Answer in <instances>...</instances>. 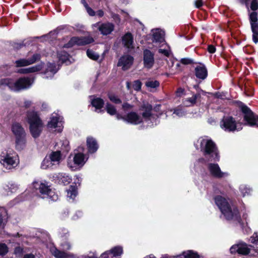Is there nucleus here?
<instances>
[{"label": "nucleus", "instance_id": "f257e3e1", "mask_svg": "<svg viewBox=\"0 0 258 258\" xmlns=\"http://www.w3.org/2000/svg\"><path fill=\"white\" fill-rule=\"evenodd\" d=\"M153 107L151 104L146 101H143L140 106L139 110L142 111L141 116L137 112L131 111L125 115L122 116L117 114L116 117L118 119H122L128 123L133 124H138L146 121L150 126L156 125L159 123L158 116L152 113Z\"/></svg>", "mask_w": 258, "mask_h": 258}, {"label": "nucleus", "instance_id": "f03ea898", "mask_svg": "<svg viewBox=\"0 0 258 258\" xmlns=\"http://www.w3.org/2000/svg\"><path fill=\"white\" fill-rule=\"evenodd\" d=\"M229 200L221 196H217L215 198V204L226 219L232 221L243 226L244 223L241 222L237 208L233 204L229 203Z\"/></svg>", "mask_w": 258, "mask_h": 258}, {"label": "nucleus", "instance_id": "7ed1b4c3", "mask_svg": "<svg viewBox=\"0 0 258 258\" xmlns=\"http://www.w3.org/2000/svg\"><path fill=\"white\" fill-rule=\"evenodd\" d=\"M198 144L204 156L209 158V160L219 161V155L216 145L208 137L200 138L196 144L197 148Z\"/></svg>", "mask_w": 258, "mask_h": 258}, {"label": "nucleus", "instance_id": "20e7f679", "mask_svg": "<svg viewBox=\"0 0 258 258\" xmlns=\"http://www.w3.org/2000/svg\"><path fill=\"white\" fill-rule=\"evenodd\" d=\"M27 121L30 132L34 138L39 137L42 131L43 123L37 112L32 111L27 113Z\"/></svg>", "mask_w": 258, "mask_h": 258}, {"label": "nucleus", "instance_id": "39448f33", "mask_svg": "<svg viewBox=\"0 0 258 258\" xmlns=\"http://www.w3.org/2000/svg\"><path fill=\"white\" fill-rule=\"evenodd\" d=\"M33 83V79L29 77H24L14 81L11 79H5L2 80V84L8 86L11 90L15 91H20L29 88Z\"/></svg>", "mask_w": 258, "mask_h": 258}, {"label": "nucleus", "instance_id": "423d86ee", "mask_svg": "<svg viewBox=\"0 0 258 258\" xmlns=\"http://www.w3.org/2000/svg\"><path fill=\"white\" fill-rule=\"evenodd\" d=\"M0 163L5 168L10 170L17 166L19 160L14 151L5 150L0 154Z\"/></svg>", "mask_w": 258, "mask_h": 258}, {"label": "nucleus", "instance_id": "0eeeda50", "mask_svg": "<svg viewBox=\"0 0 258 258\" xmlns=\"http://www.w3.org/2000/svg\"><path fill=\"white\" fill-rule=\"evenodd\" d=\"M33 187L38 191L42 196L43 198H48L51 201H56L58 200V196L52 190L46 181H34L32 183Z\"/></svg>", "mask_w": 258, "mask_h": 258}, {"label": "nucleus", "instance_id": "6e6552de", "mask_svg": "<svg viewBox=\"0 0 258 258\" xmlns=\"http://www.w3.org/2000/svg\"><path fill=\"white\" fill-rule=\"evenodd\" d=\"M220 127L225 132H234L242 128V124L237 122L232 116H224L220 122Z\"/></svg>", "mask_w": 258, "mask_h": 258}, {"label": "nucleus", "instance_id": "1a4fd4ad", "mask_svg": "<svg viewBox=\"0 0 258 258\" xmlns=\"http://www.w3.org/2000/svg\"><path fill=\"white\" fill-rule=\"evenodd\" d=\"M88 158H86L83 153H75L73 159L70 156L68 162V166L73 170L81 168L85 163Z\"/></svg>", "mask_w": 258, "mask_h": 258}, {"label": "nucleus", "instance_id": "9d476101", "mask_svg": "<svg viewBox=\"0 0 258 258\" xmlns=\"http://www.w3.org/2000/svg\"><path fill=\"white\" fill-rule=\"evenodd\" d=\"M241 108L244 114L245 124L250 126L256 125L258 127V116L255 115L246 106L242 105Z\"/></svg>", "mask_w": 258, "mask_h": 258}, {"label": "nucleus", "instance_id": "9b49d317", "mask_svg": "<svg viewBox=\"0 0 258 258\" xmlns=\"http://www.w3.org/2000/svg\"><path fill=\"white\" fill-rule=\"evenodd\" d=\"M93 38L90 36L81 37H74L72 38L69 42L66 44L63 47L65 48H70L75 45H85L93 42Z\"/></svg>", "mask_w": 258, "mask_h": 258}, {"label": "nucleus", "instance_id": "f8f14e48", "mask_svg": "<svg viewBox=\"0 0 258 258\" xmlns=\"http://www.w3.org/2000/svg\"><path fill=\"white\" fill-rule=\"evenodd\" d=\"M62 124V118L57 114H52L47 126L50 128H56V131L60 132L63 128Z\"/></svg>", "mask_w": 258, "mask_h": 258}, {"label": "nucleus", "instance_id": "ddd939ff", "mask_svg": "<svg viewBox=\"0 0 258 258\" xmlns=\"http://www.w3.org/2000/svg\"><path fill=\"white\" fill-rule=\"evenodd\" d=\"M39 53H34L31 58H21L15 61L16 67H23L32 64L40 59Z\"/></svg>", "mask_w": 258, "mask_h": 258}, {"label": "nucleus", "instance_id": "4468645a", "mask_svg": "<svg viewBox=\"0 0 258 258\" xmlns=\"http://www.w3.org/2000/svg\"><path fill=\"white\" fill-rule=\"evenodd\" d=\"M231 253L237 252L239 254L246 255L249 253L250 248L247 244L243 242H239L237 244L232 245L230 249Z\"/></svg>", "mask_w": 258, "mask_h": 258}, {"label": "nucleus", "instance_id": "2eb2a0df", "mask_svg": "<svg viewBox=\"0 0 258 258\" xmlns=\"http://www.w3.org/2000/svg\"><path fill=\"white\" fill-rule=\"evenodd\" d=\"M154 62V54L149 49H145L143 51V63L144 67L150 69L153 67Z\"/></svg>", "mask_w": 258, "mask_h": 258}, {"label": "nucleus", "instance_id": "dca6fc26", "mask_svg": "<svg viewBox=\"0 0 258 258\" xmlns=\"http://www.w3.org/2000/svg\"><path fill=\"white\" fill-rule=\"evenodd\" d=\"M93 26L97 28L101 34L104 35L110 34L114 30V25L110 23L102 24L97 23L93 24Z\"/></svg>", "mask_w": 258, "mask_h": 258}, {"label": "nucleus", "instance_id": "f3484780", "mask_svg": "<svg viewBox=\"0 0 258 258\" xmlns=\"http://www.w3.org/2000/svg\"><path fill=\"white\" fill-rule=\"evenodd\" d=\"M133 57L129 55H125L120 58L117 66L121 67L122 69L125 71L130 68L133 64Z\"/></svg>", "mask_w": 258, "mask_h": 258}, {"label": "nucleus", "instance_id": "a211bd4d", "mask_svg": "<svg viewBox=\"0 0 258 258\" xmlns=\"http://www.w3.org/2000/svg\"><path fill=\"white\" fill-rule=\"evenodd\" d=\"M208 169L211 174L217 178H221L228 175L226 172H223L218 164L210 163L208 165Z\"/></svg>", "mask_w": 258, "mask_h": 258}, {"label": "nucleus", "instance_id": "6ab92c4d", "mask_svg": "<svg viewBox=\"0 0 258 258\" xmlns=\"http://www.w3.org/2000/svg\"><path fill=\"white\" fill-rule=\"evenodd\" d=\"M122 253V248L120 246H116L109 251L104 252L101 258H115L120 255Z\"/></svg>", "mask_w": 258, "mask_h": 258}, {"label": "nucleus", "instance_id": "aec40b11", "mask_svg": "<svg viewBox=\"0 0 258 258\" xmlns=\"http://www.w3.org/2000/svg\"><path fill=\"white\" fill-rule=\"evenodd\" d=\"M195 75L197 78L201 80L205 79L208 75V71L206 66L200 63L195 69Z\"/></svg>", "mask_w": 258, "mask_h": 258}, {"label": "nucleus", "instance_id": "412c9836", "mask_svg": "<svg viewBox=\"0 0 258 258\" xmlns=\"http://www.w3.org/2000/svg\"><path fill=\"white\" fill-rule=\"evenodd\" d=\"M11 130L15 138L26 135L24 128L18 122H14L12 124Z\"/></svg>", "mask_w": 258, "mask_h": 258}, {"label": "nucleus", "instance_id": "4be33fe9", "mask_svg": "<svg viewBox=\"0 0 258 258\" xmlns=\"http://www.w3.org/2000/svg\"><path fill=\"white\" fill-rule=\"evenodd\" d=\"M122 44L124 46L129 50L134 48L133 45V37L131 33H126L122 38Z\"/></svg>", "mask_w": 258, "mask_h": 258}, {"label": "nucleus", "instance_id": "5701e85b", "mask_svg": "<svg viewBox=\"0 0 258 258\" xmlns=\"http://www.w3.org/2000/svg\"><path fill=\"white\" fill-rule=\"evenodd\" d=\"M153 42L164 43V31L157 29L152 30Z\"/></svg>", "mask_w": 258, "mask_h": 258}, {"label": "nucleus", "instance_id": "b1692460", "mask_svg": "<svg viewBox=\"0 0 258 258\" xmlns=\"http://www.w3.org/2000/svg\"><path fill=\"white\" fill-rule=\"evenodd\" d=\"M43 63H41L34 66L26 69H21L18 70V72L20 74H26L38 72L42 69Z\"/></svg>", "mask_w": 258, "mask_h": 258}, {"label": "nucleus", "instance_id": "393cba45", "mask_svg": "<svg viewBox=\"0 0 258 258\" xmlns=\"http://www.w3.org/2000/svg\"><path fill=\"white\" fill-rule=\"evenodd\" d=\"M55 178L58 183L64 185L69 184L72 180L70 176L64 173H58L56 175Z\"/></svg>", "mask_w": 258, "mask_h": 258}, {"label": "nucleus", "instance_id": "a878e982", "mask_svg": "<svg viewBox=\"0 0 258 258\" xmlns=\"http://www.w3.org/2000/svg\"><path fill=\"white\" fill-rule=\"evenodd\" d=\"M9 216L7 210L4 207H0V228H4L7 224Z\"/></svg>", "mask_w": 258, "mask_h": 258}, {"label": "nucleus", "instance_id": "bb28decb", "mask_svg": "<svg viewBox=\"0 0 258 258\" xmlns=\"http://www.w3.org/2000/svg\"><path fill=\"white\" fill-rule=\"evenodd\" d=\"M88 151L90 153H95L98 148L96 140L92 138H88L87 140Z\"/></svg>", "mask_w": 258, "mask_h": 258}, {"label": "nucleus", "instance_id": "cd10ccee", "mask_svg": "<svg viewBox=\"0 0 258 258\" xmlns=\"http://www.w3.org/2000/svg\"><path fill=\"white\" fill-rule=\"evenodd\" d=\"M52 254L56 258H70L71 254L57 249L55 247L50 248Z\"/></svg>", "mask_w": 258, "mask_h": 258}, {"label": "nucleus", "instance_id": "c85d7f7f", "mask_svg": "<svg viewBox=\"0 0 258 258\" xmlns=\"http://www.w3.org/2000/svg\"><path fill=\"white\" fill-rule=\"evenodd\" d=\"M26 136L16 138V148L17 150H21L25 147L26 144Z\"/></svg>", "mask_w": 258, "mask_h": 258}, {"label": "nucleus", "instance_id": "c756f323", "mask_svg": "<svg viewBox=\"0 0 258 258\" xmlns=\"http://www.w3.org/2000/svg\"><path fill=\"white\" fill-rule=\"evenodd\" d=\"M58 69V68H57L55 64L48 63L47 64V68L46 69V72L45 73L46 75H47V74L48 73H50V75L49 77H51L54 75V74H55L57 72ZM45 77L46 78H48L49 76H46Z\"/></svg>", "mask_w": 258, "mask_h": 258}, {"label": "nucleus", "instance_id": "7c9ffc66", "mask_svg": "<svg viewBox=\"0 0 258 258\" xmlns=\"http://www.w3.org/2000/svg\"><path fill=\"white\" fill-rule=\"evenodd\" d=\"M200 96L199 94L194 95L191 97L185 99L183 104L186 106H192L196 102L197 99Z\"/></svg>", "mask_w": 258, "mask_h": 258}, {"label": "nucleus", "instance_id": "2f4dec72", "mask_svg": "<svg viewBox=\"0 0 258 258\" xmlns=\"http://www.w3.org/2000/svg\"><path fill=\"white\" fill-rule=\"evenodd\" d=\"M50 159L55 164H58L61 159L60 152L57 151L52 152L50 155Z\"/></svg>", "mask_w": 258, "mask_h": 258}, {"label": "nucleus", "instance_id": "473e14b6", "mask_svg": "<svg viewBox=\"0 0 258 258\" xmlns=\"http://www.w3.org/2000/svg\"><path fill=\"white\" fill-rule=\"evenodd\" d=\"M77 195V188L74 185H71L67 190V197L70 199L74 200Z\"/></svg>", "mask_w": 258, "mask_h": 258}, {"label": "nucleus", "instance_id": "72a5a7b5", "mask_svg": "<svg viewBox=\"0 0 258 258\" xmlns=\"http://www.w3.org/2000/svg\"><path fill=\"white\" fill-rule=\"evenodd\" d=\"M58 57L59 61L62 63H67L69 61V54L66 51H62L58 53Z\"/></svg>", "mask_w": 258, "mask_h": 258}, {"label": "nucleus", "instance_id": "f704fd0d", "mask_svg": "<svg viewBox=\"0 0 258 258\" xmlns=\"http://www.w3.org/2000/svg\"><path fill=\"white\" fill-rule=\"evenodd\" d=\"M91 103L96 109H101L103 107L104 101L100 98H96L92 100Z\"/></svg>", "mask_w": 258, "mask_h": 258}, {"label": "nucleus", "instance_id": "c9c22d12", "mask_svg": "<svg viewBox=\"0 0 258 258\" xmlns=\"http://www.w3.org/2000/svg\"><path fill=\"white\" fill-rule=\"evenodd\" d=\"M163 48H159L158 49L159 53L164 55L165 56H169L170 53V50L169 46L164 42L162 45Z\"/></svg>", "mask_w": 258, "mask_h": 258}, {"label": "nucleus", "instance_id": "e433bc0d", "mask_svg": "<svg viewBox=\"0 0 258 258\" xmlns=\"http://www.w3.org/2000/svg\"><path fill=\"white\" fill-rule=\"evenodd\" d=\"M53 165H55V163H53L50 159L45 158L41 163V167L43 169H46L51 167Z\"/></svg>", "mask_w": 258, "mask_h": 258}, {"label": "nucleus", "instance_id": "4c0bfd02", "mask_svg": "<svg viewBox=\"0 0 258 258\" xmlns=\"http://www.w3.org/2000/svg\"><path fill=\"white\" fill-rule=\"evenodd\" d=\"M239 189L243 197L250 195L251 191V189L245 185H240Z\"/></svg>", "mask_w": 258, "mask_h": 258}, {"label": "nucleus", "instance_id": "58836bf2", "mask_svg": "<svg viewBox=\"0 0 258 258\" xmlns=\"http://www.w3.org/2000/svg\"><path fill=\"white\" fill-rule=\"evenodd\" d=\"M145 85L148 88L154 89L159 86V82L156 80H149L146 82Z\"/></svg>", "mask_w": 258, "mask_h": 258}, {"label": "nucleus", "instance_id": "ea45409f", "mask_svg": "<svg viewBox=\"0 0 258 258\" xmlns=\"http://www.w3.org/2000/svg\"><path fill=\"white\" fill-rule=\"evenodd\" d=\"M182 256H184V258H198L199 255L196 252H194L192 250H188L187 251H184L182 253Z\"/></svg>", "mask_w": 258, "mask_h": 258}, {"label": "nucleus", "instance_id": "a19ab883", "mask_svg": "<svg viewBox=\"0 0 258 258\" xmlns=\"http://www.w3.org/2000/svg\"><path fill=\"white\" fill-rule=\"evenodd\" d=\"M61 144V149L62 151L66 152H68L70 150L69 146V142L67 140H64L62 141H60L59 143Z\"/></svg>", "mask_w": 258, "mask_h": 258}, {"label": "nucleus", "instance_id": "79ce46f5", "mask_svg": "<svg viewBox=\"0 0 258 258\" xmlns=\"http://www.w3.org/2000/svg\"><path fill=\"white\" fill-rule=\"evenodd\" d=\"M106 109L108 113L110 115H113L116 113V110L115 107L109 103H107L106 105Z\"/></svg>", "mask_w": 258, "mask_h": 258}, {"label": "nucleus", "instance_id": "37998d69", "mask_svg": "<svg viewBox=\"0 0 258 258\" xmlns=\"http://www.w3.org/2000/svg\"><path fill=\"white\" fill-rule=\"evenodd\" d=\"M87 55L88 57L94 60H97L99 57V55L98 54L90 49L87 50Z\"/></svg>", "mask_w": 258, "mask_h": 258}, {"label": "nucleus", "instance_id": "c03bdc74", "mask_svg": "<svg viewBox=\"0 0 258 258\" xmlns=\"http://www.w3.org/2000/svg\"><path fill=\"white\" fill-rule=\"evenodd\" d=\"M108 98L111 101L115 104H119L121 102V100L114 94H108Z\"/></svg>", "mask_w": 258, "mask_h": 258}, {"label": "nucleus", "instance_id": "a18cd8bd", "mask_svg": "<svg viewBox=\"0 0 258 258\" xmlns=\"http://www.w3.org/2000/svg\"><path fill=\"white\" fill-rule=\"evenodd\" d=\"M8 252V247L5 243H0V255L3 256Z\"/></svg>", "mask_w": 258, "mask_h": 258}, {"label": "nucleus", "instance_id": "49530a36", "mask_svg": "<svg viewBox=\"0 0 258 258\" xmlns=\"http://www.w3.org/2000/svg\"><path fill=\"white\" fill-rule=\"evenodd\" d=\"M250 23L257 22V13L253 12L249 14Z\"/></svg>", "mask_w": 258, "mask_h": 258}, {"label": "nucleus", "instance_id": "de8ad7c7", "mask_svg": "<svg viewBox=\"0 0 258 258\" xmlns=\"http://www.w3.org/2000/svg\"><path fill=\"white\" fill-rule=\"evenodd\" d=\"M173 113L179 117H182L185 114V111L183 109L180 108L174 109Z\"/></svg>", "mask_w": 258, "mask_h": 258}, {"label": "nucleus", "instance_id": "09e8293b", "mask_svg": "<svg viewBox=\"0 0 258 258\" xmlns=\"http://www.w3.org/2000/svg\"><path fill=\"white\" fill-rule=\"evenodd\" d=\"M250 241L251 243L258 245V233H254L250 238Z\"/></svg>", "mask_w": 258, "mask_h": 258}, {"label": "nucleus", "instance_id": "8fccbe9b", "mask_svg": "<svg viewBox=\"0 0 258 258\" xmlns=\"http://www.w3.org/2000/svg\"><path fill=\"white\" fill-rule=\"evenodd\" d=\"M142 83L139 81H136L133 84V88L135 90L139 91L141 89Z\"/></svg>", "mask_w": 258, "mask_h": 258}, {"label": "nucleus", "instance_id": "3c124183", "mask_svg": "<svg viewBox=\"0 0 258 258\" xmlns=\"http://www.w3.org/2000/svg\"><path fill=\"white\" fill-rule=\"evenodd\" d=\"M250 9L252 11H256V10L258 9L257 0H252L250 5Z\"/></svg>", "mask_w": 258, "mask_h": 258}, {"label": "nucleus", "instance_id": "603ef678", "mask_svg": "<svg viewBox=\"0 0 258 258\" xmlns=\"http://www.w3.org/2000/svg\"><path fill=\"white\" fill-rule=\"evenodd\" d=\"M122 109L124 111H127L132 110L133 108V105H131L127 103H124L122 106Z\"/></svg>", "mask_w": 258, "mask_h": 258}, {"label": "nucleus", "instance_id": "864d4df0", "mask_svg": "<svg viewBox=\"0 0 258 258\" xmlns=\"http://www.w3.org/2000/svg\"><path fill=\"white\" fill-rule=\"evenodd\" d=\"M250 25L252 32H258L257 22L250 23Z\"/></svg>", "mask_w": 258, "mask_h": 258}, {"label": "nucleus", "instance_id": "5fc2aeb1", "mask_svg": "<svg viewBox=\"0 0 258 258\" xmlns=\"http://www.w3.org/2000/svg\"><path fill=\"white\" fill-rule=\"evenodd\" d=\"M61 246L64 250H69L71 248V245L70 243L68 242H64L63 243L61 244Z\"/></svg>", "mask_w": 258, "mask_h": 258}, {"label": "nucleus", "instance_id": "6e6d98bb", "mask_svg": "<svg viewBox=\"0 0 258 258\" xmlns=\"http://www.w3.org/2000/svg\"><path fill=\"white\" fill-rule=\"evenodd\" d=\"M9 189L11 192H14L18 189V186L17 184H12L9 187Z\"/></svg>", "mask_w": 258, "mask_h": 258}, {"label": "nucleus", "instance_id": "4d7b16f0", "mask_svg": "<svg viewBox=\"0 0 258 258\" xmlns=\"http://www.w3.org/2000/svg\"><path fill=\"white\" fill-rule=\"evenodd\" d=\"M69 215V211L68 209H66L63 210L61 213H60V218L62 219H65L66 218L68 217Z\"/></svg>", "mask_w": 258, "mask_h": 258}, {"label": "nucleus", "instance_id": "13d9d810", "mask_svg": "<svg viewBox=\"0 0 258 258\" xmlns=\"http://www.w3.org/2000/svg\"><path fill=\"white\" fill-rule=\"evenodd\" d=\"M208 51L211 53H213L216 51V48L213 45H209L208 46Z\"/></svg>", "mask_w": 258, "mask_h": 258}, {"label": "nucleus", "instance_id": "bf43d9fd", "mask_svg": "<svg viewBox=\"0 0 258 258\" xmlns=\"http://www.w3.org/2000/svg\"><path fill=\"white\" fill-rule=\"evenodd\" d=\"M252 39L255 43L258 42V32H252Z\"/></svg>", "mask_w": 258, "mask_h": 258}, {"label": "nucleus", "instance_id": "052dcab7", "mask_svg": "<svg viewBox=\"0 0 258 258\" xmlns=\"http://www.w3.org/2000/svg\"><path fill=\"white\" fill-rule=\"evenodd\" d=\"M86 10L89 15L92 16L95 15V12L91 8L89 7H86Z\"/></svg>", "mask_w": 258, "mask_h": 258}, {"label": "nucleus", "instance_id": "680f3d73", "mask_svg": "<svg viewBox=\"0 0 258 258\" xmlns=\"http://www.w3.org/2000/svg\"><path fill=\"white\" fill-rule=\"evenodd\" d=\"M203 1L202 0H196L195 1V5L197 8H200L203 6Z\"/></svg>", "mask_w": 258, "mask_h": 258}, {"label": "nucleus", "instance_id": "e2e57ef3", "mask_svg": "<svg viewBox=\"0 0 258 258\" xmlns=\"http://www.w3.org/2000/svg\"><path fill=\"white\" fill-rule=\"evenodd\" d=\"M181 62L183 64H186L190 63L191 62V60L187 58H182L181 59Z\"/></svg>", "mask_w": 258, "mask_h": 258}, {"label": "nucleus", "instance_id": "0e129e2a", "mask_svg": "<svg viewBox=\"0 0 258 258\" xmlns=\"http://www.w3.org/2000/svg\"><path fill=\"white\" fill-rule=\"evenodd\" d=\"M82 215V213L80 211H78L75 215H74L73 217V219L74 220H76L77 219H78L79 217H81Z\"/></svg>", "mask_w": 258, "mask_h": 258}, {"label": "nucleus", "instance_id": "69168bd1", "mask_svg": "<svg viewBox=\"0 0 258 258\" xmlns=\"http://www.w3.org/2000/svg\"><path fill=\"white\" fill-rule=\"evenodd\" d=\"M242 218L244 220L246 221V224H247V218H248V213L245 211L243 213L242 215Z\"/></svg>", "mask_w": 258, "mask_h": 258}, {"label": "nucleus", "instance_id": "338daca9", "mask_svg": "<svg viewBox=\"0 0 258 258\" xmlns=\"http://www.w3.org/2000/svg\"><path fill=\"white\" fill-rule=\"evenodd\" d=\"M183 89L182 88H179L176 91V94L177 96H180V94H182L183 92Z\"/></svg>", "mask_w": 258, "mask_h": 258}, {"label": "nucleus", "instance_id": "774afa93", "mask_svg": "<svg viewBox=\"0 0 258 258\" xmlns=\"http://www.w3.org/2000/svg\"><path fill=\"white\" fill-rule=\"evenodd\" d=\"M23 258H35V256L33 254H27L24 256Z\"/></svg>", "mask_w": 258, "mask_h": 258}]
</instances>
